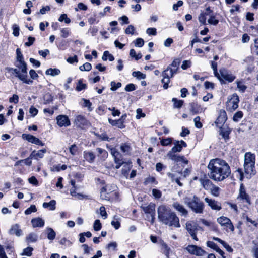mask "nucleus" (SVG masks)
Masks as SVG:
<instances>
[{
  "mask_svg": "<svg viewBox=\"0 0 258 258\" xmlns=\"http://www.w3.org/2000/svg\"><path fill=\"white\" fill-rule=\"evenodd\" d=\"M38 236L35 233H30L27 237V240L29 242H35L37 240Z\"/></svg>",
  "mask_w": 258,
  "mask_h": 258,
  "instance_id": "43",
  "label": "nucleus"
},
{
  "mask_svg": "<svg viewBox=\"0 0 258 258\" xmlns=\"http://www.w3.org/2000/svg\"><path fill=\"white\" fill-rule=\"evenodd\" d=\"M213 12L211 10L210 8L209 7L205 10V12H202L200 13L198 16V20L202 25L206 24V16L210 15V13H212Z\"/></svg>",
  "mask_w": 258,
  "mask_h": 258,
  "instance_id": "18",
  "label": "nucleus"
},
{
  "mask_svg": "<svg viewBox=\"0 0 258 258\" xmlns=\"http://www.w3.org/2000/svg\"><path fill=\"white\" fill-rule=\"evenodd\" d=\"M111 90L112 91H115L117 89L119 88L121 86V83L120 82L115 83L114 81L111 82Z\"/></svg>",
  "mask_w": 258,
  "mask_h": 258,
  "instance_id": "55",
  "label": "nucleus"
},
{
  "mask_svg": "<svg viewBox=\"0 0 258 258\" xmlns=\"http://www.w3.org/2000/svg\"><path fill=\"white\" fill-rule=\"evenodd\" d=\"M243 112L241 111L236 112L233 117V120L235 122H238L239 119H241L243 117Z\"/></svg>",
  "mask_w": 258,
  "mask_h": 258,
  "instance_id": "45",
  "label": "nucleus"
},
{
  "mask_svg": "<svg viewBox=\"0 0 258 258\" xmlns=\"http://www.w3.org/2000/svg\"><path fill=\"white\" fill-rule=\"evenodd\" d=\"M69 150L72 155H75L78 151V148L75 144H73L69 148Z\"/></svg>",
  "mask_w": 258,
  "mask_h": 258,
  "instance_id": "64",
  "label": "nucleus"
},
{
  "mask_svg": "<svg viewBox=\"0 0 258 258\" xmlns=\"http://www.w3.org/2000/svg\"><path fill=\"white\" fill-rule=\"evenodd\" d=\"M208 168L210 177H228L231 174L230 168L228 163L218 158L211 160Z\"/></svg>",
  "mask_w": 258,
  "mask_h": 258,
  "instance_id": "2",
  "label": "nucleus"
},
{
  "mask_svg": "<svg viewBox=\"0 0 258 258\" xmlns=\"http://www.w3.org/2000/svg\"><path fill=\"white\" fill-rule=\"evenodd\" d=\"M31 223L33 227H42L44 225V221L39 217L32 219Z\"/></svg>",
  "mask_w": 258,
  "mask_h": 258,
  "instance_id": "28",
  "label": "nucleus"
},
{
  "mask_svg": "<svg viewBox=\"0 0 258 258\" xmlns=\"http://www.w3.org/2000/svg\"><path fill=\"white\" fill-rule=\"evenodd\" d=\"M82 101H83V106L87 107L89 111H92L93 108L91 107L92 103L89 100L85 99H82Z\"/></svg>",
  "mask_w": 258,
  "mask_h": 258,
  "instance_id": "48",
  "label": "nucleus"
},
{
  "mask_svg": "<svg viewBox=\"0 0 258 258\" xmlns=\"http://www.w3.org/2000/svg\"><path fill=\"white\" fill-rule=\"evenodd\" d=\"M211 67L213 70L214 74L215 77H216L217 78H219V72H218L217 70V63L215 61H212L211 62Z\"/></svg>",
  "mask_w": 258,
  "mask_h": 258,
  "instance_id": "49",
  "label": "nucleus"
},
{
  "mask_svg": "<svg viewBox=\"0 0 258 258\" xmlns=\"http://www.w3.org/2000/svg\"><path fill=\"white\" fill-rule=\"evenodd\" d=\"M132 76L138 80L144 79L146 78V75L140 71H134L132 73Z\"/></svg>",
  "mask_w": 258,
  "mask_h": 258,
  "instance_id": "40",
  "label": "nucleus"
},
{
  "mask_svg": "<svg viewBox=\"0 0 258 258\" xmlns=\"http://www.w3.org/2000/svg\"><path fill=\"white\" fill-rule=\"evenodd\" d=\"M157 213L159 220L163 224L175 228L180 227L179 218L168 207L160 205L158 208Z\"/></svg>",
  "mask_w": 258,
  "mask_h": 258,
  "instance_id": "3",
  "label": "nucleus"
},
{
  "mask_svg": "<svg viewBox=\"0 0 258 258\" xmlns=\"http://www.w3.org/2000/svg\"><path fill=\"white\" fill-rule=\"evenodd\" d=\"M113 158L115 163L116 164V165L115 166L116 169L119 168V167L124 163V161H123L122 155H121L120 157L117 156L113 157Z\"/></svg>",
  "mask_w": 258,
  "mask_h": 258,
  "instance_id": "36",
  "label": "nucleus"
},
{
  "mask_svg": "<svg viewBox=\"0 0 258 258\" xmlns=\"http://www.w3.org/2000/svg\"><path fill=\"white\" fill-rule=\"evenodd\" d=\"M46 152V150L41 149L37 152L33 151L30 154V158L37 160L38 158H42L43 157L44 154Z\"/></svg>",
  "mask_w": 258,
  "mask_h": 258,
  "instance_id": "26",
  "label": "nucleus"
},
{
  "mask_svg": "<svg viewBox=\"0 0 258 258\" xmlns=\"http://www.w3.org/2000/svg\"><path fill=\"white\" fill-rule=\"evenodd\" d=\"M33 250V249L32 247H27L23 250V252L22 255H25L28 256H30L32 254Z\"/></svg>",
  "mask_w": 258,
  "mask_h": 258,
  "instance_id": "56",
  "label": "nucleus"
},
{
  "mask_svg": "<svg viewBox=\"0 0 258 258\" xmlns=\"http://www.w3.org/2000/svg\"><path fill=\"white\" fill-rule=\"evenodd\" d=\"M110 124L113 126H117L119 128H123L124 127L123 122L121 119H118L117 120H114L110 119L108 120Z\"/></svg>",
  "mask_w": 258,
  "mask_h": 258,
  "instance_id": "37",
  "label": "nucleus"
},
{
  "mask_svg": "<svg viewBox=\"0 0 258 258\" xmlns=\"http://www.w3.org/2000/svg\"><path fill=\"white\" fill-rule=\"evenodd\" d=\"M11 233L13 234L19 236L21 234V230L18 228L17 226H15L11 229Z\"/></svg>",
  "mask_w": 258,
  "mask_h": 258,
  "instance_id": "50",
  "label": "nucleus"
},
{
  "mask_svg": "<svg viewBox=\"0 0 258 258\" xmlns=\"http://www.w3.org/2000/svg\"><path fill=\"white\" fill-rule=\"evenodd\" d=\"M37 211V209L36 206L34 205H31L30 207L27 208L25 211V214L26 215H29L31 214L32 212H35Z\"/></svg>",
  "mask_w": 258,
  "mask_h": 258,
  "instance_id": "53",
  "label": "nucleus"
},
{
  "mask_svg": "<svg viewBox=\"0 0 258 258\" xmlns=\"http://www.w3.org/2000/svg\"><path fill=\"white\" fill-rule=\"evenodd\" d=\"M74 123L78 127H82L87 125L88 121L85 116L81 115H78L74 120Z\"/></svg>",
  "mask_w": 258,
  "mask_h": 258,
  "instance_id": "22",
  "label": "nucleus"
},
{
  "mask_svg": "<svg viewBox=\"0 0 258 258\" xmlns=\"http://www.w3.org/2000/svg\"><path fill=\"white\" fill-rule=\"evenodd\" d=\"M100 214L103 217L104 219H105L107 217V214L106 212L105 208L104 206H101L99 209Z\"/></svg>",
  "mask_w": 258,
  "mask_h": 258,
  "instance_id": "61",
  "label": "nucleus"
},
{
  "mask_svg": "<svg viewBox=\"0 0 258 258\" xmlns=\"http://www.w3.org/2000/svg\"><path fill=\"white\" fill-rule=\"evenodd\" d=\"M207 246L212 249H213L215 251L219 248L218 246L214 242L208 241L207 242Z\"/></svg>",
  "mask_w": 258,
  "mask_h": 258,
  "instance_id": "60",
  "label": "nucleus"
},
{
  "mask_svg": "<svg viewBox=\"0 0 258 258\" xmlns=\"http://www.w3.org/2000/svg\"><path fill=\"white\" fill-rule=\"evenodd\" d=\"M142 209L145 213H148L151 216V222L153 223L155 219V204L152 203H150L147 206L142 207Z\"/></svg>",
  "mask_w": 258,
  "mask_h": 258,
  "instance_id": "13",
  "label": "nucleus"
},
{
  "mask_svg": "<svg viewBox=\"0 0 258 258\" xmlns=\"http://www.w3.org/2000/svg\"><path fill=\"white\" fill-rule=\"evenodd\" d=\"M186 229L193 239L198 241V239L197 237V232L198 230V226L197 224L194 222H187L186 223Z\"/></svg>",
  "mask_w": 258,
  "mask_h": 258,
  "instance_id": "9",
  "label": "nucleus"
},
{
  "mask_svg": "<svg viewBox=\"0 0 258 258\" xmlns=\"http://www.w3.org/2000/svg\"><path fill=\"white\" fill-rule=\"evenodd\" d=\"M102 227V224L99 220H96L93 224V229L95 231H99Z\"/></svg>",
  "mask_w": 258,
  "mask_h": 258,
  "instance_id": "52",
  "label": "nucleus"
},
{
  "mask_svg": "<svg viewBox=\"0 0 258 258\" xmlns=\"http://www.w3.org/2000/svg\"><path fill=\"white\" fill-rule=\"evenodd\" d=\"M237 88L240 92H244L247 87L243 84L242 81H236Z\"/></svg>",
  "mask_w": 258,
  "mask_h": 258,
  "instance_id": "42",
  "label": "nucleus"
},
{
  "mask_svg": "<svg viewBox=\"0 0 258 258\" xmlns=\"http://www.w3.org/2000/svg\"><path fill=\"white\" fill-rule=\"evenodd\" d=\"M206 108L203 107L201 105L193 103L190 105V111L193 114H199L204 112Z\"/></svg>",
  "mask_w": 258,
  "mask_h": 258,
  "instance_id": "23",
  "label": "nucleus"
},
{
  "mask_svg": "<svg viewBox=\"0 0 258 258\" xmlns=\"http://www.w3.org/2000/svg\"><path fill=\"white\" fill-rule=\"evenodd\" d=\"M16 61L15 63L16 68H7V72L18 78L23 83L32 84L33 81L28 79L27 64L24 60L23 55L20 48L16 49Z\"/></svg>",
  "mask_w": 258,
  "mask_h": 258,
  "instance_id": "1",
  "label": "nucleus"
},
{
  "mask_svg": "<svg viewBox=\"0 0 258 258\" xmlns=\"http://www.w3.org/2000/svg\"><path fill=\"white\" fill-rule=\"evenodd\" d=\"M227 120V115L226 112L223 110L219 111V116L215 121L217 126L220 127Z\"/></svg>",
  "mask_w": 258,
  "mask_h": 258,
  "instance_id": "17",
  "label": "nucleus"
},
{
  "mask_svg": "<svg viewBox=\"0 0 258 258\" xmlns=\"http://www.w3.org/2000/svg\"><path fill=\"white\" fill-rule=\"evenodd\" d=\"M47 234V238L50 240H53L56 236V233L52 228L48 227L46 229Z\"/></svg>",
  "mask_w": 258,
  "mask_h": 258,
  "instance_id": "34",
  "label": "nucleus"
},
{
  "mask_svg": "<svg viewBox=\"0 0 258 258\" xmlns=\"http://www.w3.org/2000/svg\"><path fill=\"white\" fill-rule=\"evenodd\" d=\"M219 78H217L222 84L225 83V81L232 82L236 77L230 71L225 69H220L219 73Z\"/></svg>",
  "mask_w": 258,
  "mask_h": 258,
  "instance_id": "6",
  "label": "nucleus"
},
{
  "mask_svg": "<svg viewBox=\"0 0 258 258\" xmlns=\"http://www.w3.org/2000/svg\"><path fill=\"white\" fill-rule=\"evenodd\" d=\"M167 157L169 159L176 163L182 162L185 164L188 163V161L184 158L183 156H181L176 152L169 151L167 154Z\"/></svg>",
  "mask_w": 258,
  "mask_h": 258,
  "instance_id": "10",
  "label": "nucleus"
},
{
  "mask_svg": "<svg viewBox=\"0 0 258 258\" xmlns=\"http://www.w3.org/2000/svg\"><path fill=\"white\" fill-rule=\"evenodd\" d=\"M173 75H170V73L168 72V70L166 69L162 73L163 79L161 81L164 84L163 88L167 89L168 87V84L170 82V78L172 77Z\"/></svg>",
  "mask_w": 258,
  "mask_h": 258,
  "instance_id": "21",
  "label": "nucleus"
},
{
  "mask_svg": "<svg viewBox=\"0 0 258 258\" xmlns=\"http://www.w3.org/2000/svg\"><path fill=\"white\" fill-rule=\"evenodd\" d=\"M60 73V71L58 69H52L49 68L45 71V74L47 75H50L52 76H55L58 75Z\"/></svg>",
  "mask_w": 258,
  "mask_h": 258,
  "instance_id": "35",
  "label": "nucleus"
},
{
  "mask_svg": "<svg viewBox=\"0 0 258 258\" xmlns=\"http://www.w3.org/2000/svg\"><path fill=\"white\" fill-rule=\"evenodd\" d=\"M180 63V59H175L172 63L167 67L166 69L168 70V72L170 73V75H173L177 73L179 64Z\"/></svg>",
  "mask_w": 258,
  "mask_h": 258,
  "instance_id": "15",
  "label": "nucleus"
},
{
  "mask_svg": "<svg viewBox=\"0 0 258 258\" xmlns=\"http://www.w3.org/2000/svg\"><path fill=\"white\" fill-rule=\"evenodd\" d=\"M61 36L62 38L68 37L71 34L70 29L68 28H62L60 30Z\"/></svg>",
  "mask_w": 258,
  "mask_h": 258,
  "instance_id": "47",
  "label": "nucleus"
},
{
  "mask_svg": "<svg viewBox=\"0 0 258 258\" xmlns=\"http://www.w3.org/2000/svg\"><path fill=\"white\" fill-rule=\"evenodd\" d=\"M84 158L89 163H93L95 158V155L93 152L84 151L83 152Z\"/></svg>",
  "mask_w": 258,
  "mask_h": 258,
  "instance_id": "27",
  "label": "nucleus"
},
{
  "mask_svg": "<svg viewBox=\"0 0 258 258\" xmlns=\"http://www.w3.org/2000/svg\"><path fill=\"white\" fill-rule=\"evenodd\" d=\"M102 59L104 61H106L107 60V59H108L109 61H112L114 60V57L109 52V51H105L103 53Z\"/></svg>",
  "mask_w": 258,
  "mask_h": 258,
  "instance_id": "39",
  "label": "nucleus"
},
{
  "mask_svg": "<svg viewBox=\"0 0 258 258\" xmlns=\"http://www.w3.org/2000/svg\"><path fill=\"white\" fill-rule=\"evenodd\" d=\"M135 29L134 27L132 25H128L127 28L125 29V32L126 34H131L133 35L134 34Z\"/></svg>",
  "mask_w": 258,
  "mask_h": 258,
  "instance_id": "58",
  "label": "nucleus"
},
{
  "mask_svg": "<svg viewBox=\"0 0 258 258\" xmlns=\"http://www.w3.org/2000/svg\"><path fill=\"white\" fill-rule=\"evenodd\" d=\"M91 68V64L88 62H86L79 67V69L81 71H89Z\"/></svg>",
  "mask_w": 258,
  "mask_h": 258,
  "instance_id": "46",
  "label": "nucleus"
},
{
  "mask_svg": "<svg viewBox=\"0 0 258 258\" xmlns=\"http://www.w3.org/2000/svg\"><path fill=\"white\" fill-rule=\"evenodd\" d=\"M103 191L107 192L109 195L116 191L117 186L114 184H107L102 188Z\"/></svg>",
  "mask_w": 258,
  "mask_h": 258,
  "instance_id": "32",
  "label": "nucleus"
},
{
  "mask_svg": "<svg viewBox=\"0 0 258 258\" xmlns=\"http://www.w3.org/2000/svg\"><path fill=\"white\" fill-rule=\"evenodd\" d=\"M254 164V155L250 152L246 153L244 155V168L245 173L247 175L252 176L255 175Z\"/></svg>",
  "mask_w": 258,
  "mask_h": 258,
  "instance_id": "5",
  "label": "nucleus"
},
{
  "mask_svg": "<svg viewBox=\"0 0 258 258\" xmlns=\"http://www.w3.org/2000/svg\"><path fill=\"white\" fill-rule=\"evenodd\" d=\"M87 85L86 84L83 83V80L80 79L78 81V84L76 86V90L78 91H80L82 90L86 89Z\"/></svg>",
  "mask_w": 258,
  "mask_h": 258,
  "instance_id": "41",
  "label": "nucleus"
},
{
  "mask_svg": "<svg viewBox=\"0 0 258 258\" xmlns=\"http://www.w3.org/2000/svg\"><path fill=\"white\" fill-rule=\"evenodd\" d=\"M100 197L101 199L106 200H109L111 198V196L106 191H103V189H101Z\"/></svg>",
  "mask_w": 258,
  "mask_h": 258,
  "instance_id": "51",
  "label": "nucleus"
},
{
  "mask_svg": "<svg viewBox=\"0 0 258 258\" xmlns=\"http://www.w3.org/2000/svg\"><path fill=\"white\" fill-rule=\"evenodd\" d=\"M217 221L226 231H228L229 229L231 232L234 231V227L229 218L222 216L218 218Z\"/></svg>",
  "mask_w": 258,
  "mask_h": 258,
  "instance_id": "8",
  "label": "nucleus"
},
{
  "mask_svg": "<svg viewBox=\"0 0 258 258\" xmlns=\"http://www.w3.org/2000/svg\"><path fill=\"white\" fill-rule=\"evenodd\" d=\"M200 182L206 190H210L214 185L208 179L200 178Z\"/></svg>",
  "mask_w": 258,
  "mask_h": 258,
  "instance_id": "31",
  "label": "nucleus"
},
{
  "mask_svg": "<svg viewBox=\"0 0 258 258\" xmlns=\"http://www.w3.org/2000/svg\"><path fill=\"white\" fill-rule=\"evenodd\" d=\"M172 206L176 210L179 212L181 215L184 216H187L188 211L181 204L178 202H174L172 204Z\"/></svg>",
  "mask_w": 258,
  "mask_h": 258,
  "instance_id": "25",
  "label": "nucleus"
},
{
  "mask_svg": "<svg viewBox=\"0 0 258 258\" xmlns=\"http://www.w3.org/2000/svg\"><path fill=\"white\" fill-rule=\"evenodd\" d=\"M237 198H240L241 200H245L248 204H250L249 197L248 195L246 193L244 184L243 183H241L240 184L239 195Z\"/></svg>",
  "mask_w": 258,
  "mask_h": 258,
  "instance_id": "19",
  "label": "nucleus"
},
{
  "mask_svg": "<svg viewBox=\"0 0 258 258\" xmlns=\"http://www.w3.org/2000/svg\"><path fill=\"white\" fill-rule=\"evenodd\" d=\"M96 150L98 153V157L100 160H105L107 158L108 154L105 150L100 148H97Z\"/></svg>",
  "mask_w": 258,
  "mask_h": 258,
  "instance_id": "30",
  "label": "nucleus"
},
{
  "mask_svg": "<svg viewBox=\"0 0 258 258\" xmlns=\"http://www.w3.org/2000/svg\"><path fill=\"white\" fill-rule=\"evenodd\" d=\"M70 182L72 186V188L70 189L71 195L78 199H82L84 196L82 194L76 193L75 191V190L80 188L81 186L76 184V182L74 180H71Z\"/></svg>",
  "mask_w": 258,
  "mask_h": 258,
  "instance_id": "12",
  "label": "nucleus"
},
{
  "mask_svg": "<svg viewBox=\"0 0 258 258\" xmlns=\"http://www.w3.org/2000/svg\"><path fill=\"white\" fill-rule=\"evenodd\" d=\"M22 137L23 139L27 140L29 142L40 145L41 146H44V143H43L38 138L31 135L23 134H22Z\"/></svg>",
  "mask_w": 258,
  "mask_h": 258,
  "instance_id": "16",
  "label": "nucleus"
},
{
  "mask_svg": "<svg viewBox=\"0 0 258 258\" xmlns=\"http://www.w3.org/2000/svg\"><path fill=\"white\" fill-rule=\"evenodd\" d=\"M56 201L54 200L50 201L49 203L44 202L43 204L44 208H49L50 210H54L56 208Z\"/></svg>",
  "mask_w": 258,
  "mask_h": 258,
  "instance_id": "33",
  "label": "nucleus"
},
{
  "mask_svg": "<svg viewBox=\"0 0 258 258\" xmlns=\"http://www.w3.org/2000/svg\"><path fill=\"white\" fill-rule=\"evenodd\" d=\"M239 99L238 96L234 93L228 98L227 103V109L231 112L234 111L238 107Z\"/></svg>",
  "mask_w": 258,
  "mask_h": 258,
  "instance_id": "7",
  "label": "nucleus"
},
{
  "mask_svg": "<svg viewBox=\"0 0 258 258\" xmlns=\"http://www.w3.org/2000/svg\"><path fill=\"white\" fill-rule=\"evenodd\" d=\"M172 101L173 102L174 108H180L183 105V101L182 100H177L176 98H173Z\"/></svg>",
  "mask_w": 258,
  "mask_h": 258,
  "instance_id": "44",
  "label": "nucleus"
},
{
  "mask_svg": "<svg viewBox=\"0 0 258 258\" xmlns=\"http://www.w3.org/2000/svg\"><path fill=\"white\" fill-rule=\"evenodd\" d=\"M67 165L64 164H58L53 166L54 169L57 171H59L60 170H64L67 169Z\"/></svg>",
  "mask_w": 258,
  "mask_h": 258,
  "instance_id": "62",
  "label": "nucleus"
},
{
  "mask_svg": "<svg viewBox=\"0 0 258 258\" xmlns=\"http://www.w3.org/2000/svg\"><path fill=\"white\" fill-rule=\"evenodd\" d=\"M209 16V18L208 19V23L210 25L216 26L219 23V20L216 18V17L212 13H210V15Z\"/></svg>",
  "mask_w": 258,
  "mask_h": 258,
  "instance_id": "38",
  "label": "nucleus"
},
{
  "mask_svg": "<svg viewBox=\"0 0 258 258\" xmlns=\"http://www.w3.org/2000/svg\"><path fill=\"white\" fill-rule=\"evenodd\" d=\"M184 202L196 213H203L204 204L196 195H194L192 199L188 197H185L184 198Z\"/></svg>",
  "mask_w": 258,
  "mask_h": 258,
  "instance_id": "4",
  "label": "nucleus"
},
{
  "mask_svg": "<svg viewBox=\"0 0 258 258\" xmlns=\"http://www.w3.org/2000/svg\"><path fill=\"white\" fill-rule=\"evenodd\" d=\"M120 150L125 155H128L132 151V147L128 143H122L120 147Z\"/></svg>",
  "mask_w": 258,
  "mask_h": 258,
  "instance_id": "29",
  "label": "nucleus"
},
{
  "mask_svg": "<svg viewBox=\"0 0 258 258\" xmlns=\"http://www.w3.org/2000/svg\"><path fill=\"white\" fill-rule=\"evenodd\" d=\"M186 249L190 254L199 256H203L206 253L205 251L202 249L201 247L194 245H188Z\"/></svg>",
  "mask_w": 258,
  "mask_h": 258,
  "instance_id": "11",
  "label": "nucleus"
},
{
  "mask_svg": "<svg viewBox=\"0 0 258 258\" xmlns=\"http://www.w3.org/2000/svg\"><path fill=\"white\" fill-rule=\"evenodd\" d=\"M12 29H13V34L15 36H18L19 35V31H20V28L19 26L16 24H14L12 26Z\"/></svg>",
  "mask_w": 258,
  "mask_h": 258,
  "instance_id": "54",
  "label": "nucleus"
},
{
  "mask_svg": "<svg viewBox=\"0 0 258 258\" xmlns=\"http://www.w3.org/2000/svg\"><path fill=\"white\" fill-rule=\"evenodd\" d=\"M171 143H172V139L170 138H167L166 139H162L161 141V144L163 146L169 145Z\"/></svg>",
  "mask_w": 258,
  "mask_h": 258,
  "instance_id": "63",
  "label": "nucleus"
},
{
  "mask_svg": "<svg viewBox=\"0 0 258 258\" xmlns=\"http://www.w3.org/2000/svg\"><path fill=\"white\" fill-rule=\"evenodd\" d=\"M174 146L170 151L176 153L181 152L183 147H186L187 146L186 143L182 140L180 141H176L174 143Z\"/></svg>",
  "mask_w": 258,
  "mask_h": 258,
  "instance_id": "20",
  "label": "nucleus"
},
{
  "mask_svg": "<svg viewBox=\"0 0 258 258\" xmlns=\"http://www.w3.org/2000/svg\"><path fill=\"white\" fill-rule=\"evenodd\" d=\"M144 44V41L142 38H137L135 42V46L136 47H141Z\"/></svg>",
  "mask_w": 258,
  "mask_h": 258,
  "instance_id": "59",
  "label": "nucleus"
},
{
  "mask_svg": "<svg viewBox=\"0 0 258 258\" xmlns=\"http://www.w3.org/2000/svg\"><path fill=\"white\" fill-rule=\"evenodd\" d=\"M200 116H197L194 120L195 125L198 128H201L203 126L202 123L200 122Z\"/></svg>",
  "mask_w": 258,
  "mask_h": 258,
  "instance_id": "57",
  "label": "nucleus"
},
{
  "mask_svg": "<svg viewBox=\"0 0 258 258\" xmlns=\"http://www.w3.org/2000/svg\"><path fill=\"white\" fill-rule=\"evenodd\" d=\"M57 124L60 127L69 126L71 125L68 117L64 115H59L56 117Z\"/></svg>",
  "mask_w": 258,
  "mask_h": 258,
  "instance_id": "14",
  "label": "nucleus"
},
{
  "mask_svg": "<svg viewBox=\"0 0 258 258\" xmlns=\"http://www.w3.org/2000/svg\"><path fill=\"white\" fill-rule=\"evenodd\" d=\"M205 201L213 210L219 211L221 209L220 203L214 200L210 199L208 198H205Z\"/></svg>",
  "mask_w": 258,
  "mask_h": 258,
  "instance_id": "24",
  "label": "nucleus"
}]
</instances>
